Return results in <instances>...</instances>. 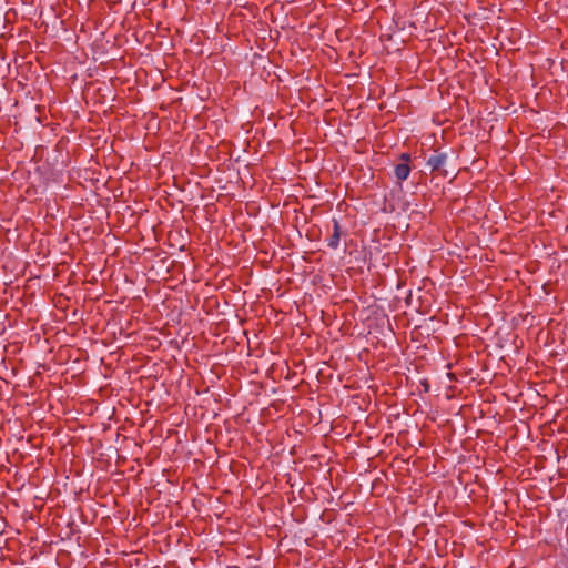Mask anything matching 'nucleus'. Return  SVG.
<instances>
[{"label":"nucleus","instance_id":"obj_1","mask_svg":"<svg viewBox=\"0 0 568 568\" xmlns=\"http://www.w3.org/2000/svg\"><path fill=\"white\" fill-rule=\"evenodd\" d=\"M400 159L403 162L398 163L395 166V175L399 181H405L410 173V166H409V155L407 153H403Z\"/></svg>","mask_w":568,"mask_h":568},{"label":"nucleus","instance_id":"obj_2","mask_svg":"<svg viewBox=\"0 0 568 568\" xmlns=\"http://www.w3.org/2000/svg\"><path fill=\"white\" fill-rule=\"evenodd\" d=\"M447 161V154L436 151L434 154H432L427 160V165L430 168V170L434 171H440Z\"/></svg>","mask_w":568,"mask_h":568},{"label":"nucleus","instance_id":"obj_3","mask_svg":"<svg viewBox=\"0 0 568 568\" xmlns=\"http://www.w3.org/2000/svg\"><path fill=\"white\" fill-rule=\"evenodd\" d=\"M341 240V225L339 222L334 219L333 220V234L328 239V246L333 250H336L338 247Z\"/></svg>","mask_w":568,"mask_h":568}]
</instances>
